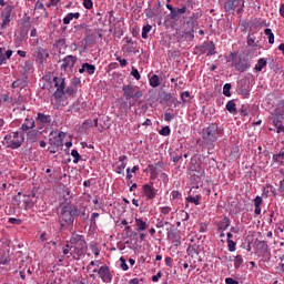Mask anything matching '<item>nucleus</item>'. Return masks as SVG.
<instances>
[{
    "instance_id": "774afa93",
    "label": "nucleus",
    "mask_w": 284,
    "mask_h": 284,
    "mask_svg": "<svg viewBox=\"0 0 284 284\" xmlns=\"http://www.w3.org/2000/svg\"><path fill=\"white\" fill-rule=\"evenodd\" d=\"M278 192H284V179L280 182Z\"/></svg>"
},
{
    "instance_id": "5fc2aeb1",
    "label": "nucleus",
    "mask_w": 284,
    "mask_h": 284,
    "mask_svg": "<svg viewBox=\"0 0 284 284\" xmlns=\"http://www.w3.org/2000/svg\"><path fill=\"white\" fill-rule=\"evenodd\" d=\"M161 276H163V273L159 271L156 275L152 276L153 283H159V278H161Z\"/></svg>"
},
{
    "instance_id": "4468645a",
    "label": "nucleus",
    "mask_w": 284,
    "mask_h": 284,
    "mask_svg": "<svg viewBox=\"0 0 284 284\" xmlns=\"http://www.w3.org/2000/svg\"><path fill=\"white\" fill-rule=\"evenodd\" d=\"M34 57L39 59L40 63H43V61H48V59L50 58V53L42 47H38L36 48Z\"/></svg>"
},
{
    "instance_id": "c85d7f7f",
    "label": "nucleus",
    "mask_w": 284,
    "mask_h": 284,
    "mask_svg": "<svg viewBox=\"0 0 284 284\" xmlns=\"http://www.w3.org/2000/svg\"><path fill=\"white\" fill-rule=\"evenodd\" d=\"M83 68L85 70V72H88V74H94V72L97 71V67H94V64H90V63H83Z\"/></svg>"
},
{
    "instance_id": "a18cd8bd",
    "label": "nucleus",
    "mask_w": 284,
    "mask_h": 284,
    "mask_svg": "<svg viewBox=\"0 0 284 284\" xmlns=\"http://www.w3.org/2000/svg\"><path fill=\"white\" fill-rule=\"evenodd\" d=\"M123 170H125V162H122L120 165H118L115 172L116 174H123Z\"/></svg>"
},
{
    "instance_id": "69168bd1",
    "label": "nucleus",
    "mask_w": 284,
    "mask_h": 284,
    "mask_svg": "<svg viewBox=\"0 0 284 284\" xmlns=\"http://www.w3.org/2000/svg\"><path fill=\"white\" fill-rule=\"evenodd\" d=\"M181 217H182L183 221H189L190 214L185 211H182L181 212Z\"/></svg>"
},
{
    "instance_id": "f704fd0d",
    "label": "nucleus",
    "mask_w": 284,
    "mask_h": 284,
    "mask_svg": "<svg viewBox=\"0 0 284 284\" xmlns=\"http://www.w3.org/2000/svg\"><path fill=\"white\" fill-rule=\"evenodd\" d=\"M71 156H73V163H79V161H81V154H79V151L75 149L71 151Z\"/></svg>"
},
{
    "instance_id": "4be33fe9",
    "label": "nucleus",
    "mask_w": 284,
    "mask_h": 284,
    "mask_svg": "<svg viewBox=\"0 0 284 284\" xmlns=\"http://www.w3.org/2000/svg\"><path fill=\"white\" fill-rule=\"evenodd\" d=\"M39 134H41V132L37 130H32L27 133V136H28V140L31 141V143H37L39 139Z\"/></svg>"
},
{
    "instance_id": "8fccbe9b",
    "label": "nucleus",
    "mask_w": 284,
    "mask_h": 284,
    "mask_svg": "<svg viewBox=\"0 0 284 284\" xmlns=\"http://www.w3.org/2000/svg\"><path fill=\"white\" fill-rule=\"evenodd\" d=\"M257 247H261L263 252H267V242L265 241H260L257 243Z\"/></svg>"
},
{
    "instance_id": "680f3d73",
    "label": "nucleus",
    "mask_w": 284,
    "mask_h": 284,
    "mask_svg": "<svg viewBox=\"0 0 284 284\" xmlns=\"http://www.w3.org/2000/svg\"><path fill=\"white\" fill-rule=\"evenodd\" d=\"M72 85H74L75 88L81 85V79L80 78H73L72 79Z\"/></svg>"
},
{
    "instance_id": "ddd939ff",
    "label": "nucleus",
    "mask_w": 284,
    "mask_h": 284,
    "mask_svg": "<svg viewBox=\"0 0 284 284\" xmlns=\"http://www.w3.org/2000/svg\"><path fill=\"white\" fill-rule=\"evenodd\" d=\"M215 50H216V47L213 41L204 42L200 47V52L202 54H205V52H207V57H212V55L216 54Z\"/></svg>"
},
{
    "instance_id": "7c9ffc66",
    "label": "nucleus",
    "mask_w": 284,
    "mask_h": 284,
    "mask_svg": "<svg viewBox=\"0 0 284 284\" xmlns=\"http://www.w3.org/2000/svg\"><path fill=\"white\" fill-rule=\"evenodd\" d=\"M186 201L189 203H194V205H201V195L189 196V197H186Z\"/></svg>"
},
{
    "instance_id": "4d7b16f0",
    "label": "nucleus",
    "mask_w": 284,
    "mask_h": 284,
    "mask_svg": "<svg viewBox=\"0 0 284 284\" xmlns=\"http://www.w3.org/2000/svg\"><path fill=\"white\" fill-rule=\"evenodd\" d=\"M240 94H242V97H244V99H247V97H250V90L240 89Z\"/></svg>"
},
{
    "instance_id": "5701e85b",
    "label": "nucleus",
    "mask_w": 284,
    "mask_h": 284,
    "mask_svg": "<svg viewBox=\"0 0 284 284\" xmlns=\"http://www.w3.org/2000/svg\"><path fill=\"white\" fill-rule=\"evenodd\" d=\"M135 225L138 227V232H145V230H148V223H145L143 219H135Z\"/></svg>"
},
{
    "instance_id": "4c0bfd02",
    "label": "nucleus",
    "mask_w": 284,
    "mask_h": 284,
    "mask_svg": "<svg viewBox=\"0 0 284 284\" xmlns=\"http://www.w3.org/2000/svg\"><path fill=\"white\" fill-rule=\"evenodd\" d=\"M181 101L183 103H190V93L187 91L181 93Z\"/></svg>"
},
{
    "instance_id": "423d86ee",
    "label": "nucleus",
    "mask_w": 284,
    "mask_h": 284,
    "mask_svg": "<svg viewBox=\"0 0 284 284\" xmlns=\"http://www.w3.org/2000/svg\"><path fill=\"white\" fill-rule=\"evenodd\" d=\"M243 8H245V0H227L224 3L226 12H234V10H236L237 14H241V12H243Z\"/></svg>"
},
{
    "instance_id": "052dcab7",
    "label": "nucleus",
    "mask_w": 284,
    "mask_h": 284,
    "mask_svg": "<svg viewBox=\"0 0 284 284\" xmlns=\"http://www.w3.org/2000/svg\"><path fill=\"white\" fill-rule=\"evenodd\" d=\"M180 14L176 9H172L171 11V19H179Z\"/></svg>"
},
{
    "instance_id": "2eb2a0df",
    "label": "nucleus",
    "mask_w": 284,
    "mask_h": 284,
    "mask_svg": "<svg viewBox=\"0 0 284 284\" xmlns=\"http://www.w3.org/2000/svg\"><path fill=\"white\" fill-rule=\"evenodd\" d=\"M142 190L144 192V196H146V199L149 201L156 199V191L154 190V187L152 185L144 184Z\"/></svg>"
},
{
    "instance_id": "c756f323",
    "label": "nucleus",
    "mask_w": 284,
    "mask_h": 284,
    "mask_svg": "<svg viewBox=\"0 0 284 284\" xmlns=\"http://www.w3.org/2000/svg\"><path fill=\"white\" fill-rule=\"evenodd\" d=\"M50 143L55 148H63V140L61 138L54 136L53 140H50Z\"/></svg>"
},
{
    "instance_id": "bf43d9fd",
    "label": "nucleus",
    "mask_w": 284,
    "mask_h": 284,
    "mask_svg": "<svg viewBox=\"0 0 284 284\" xmlns=\"http://www.w3.org/2000/svg\"><path fill=\"white\" fill-rule=\"evenodd\" d=\"M170 212H172V207L170 206H163L161 207V214H169Z\"/></svg>"
},
{
    "instance_id": "c03bdc74",
    "label": "nucleus",
    "mask_w": 284,
    "mask_h": 284,
    "mask_svg": "<svg viewBox=\"0 0 284 284\" xmlns=\"http://www.w3.org/2000/svg\"><path fill=\"white\" fill-rule=\"evenodd\" d=\"M83 6L84 8H87V10H92L94 3L92 2V0H83Z\"/></svg>"
},
{
    "instance_id": "473e14b6",
    "label": "nucleus",
    "mask_w": 284,
    "mask_h": 284,
    "mask_svg": "<svg viewBox=\"0 0 284 284\" xmlns=\"http://www.w3.org/2000/svg\"><path fill=\"white\" fill-rule=\"evenodd\" d=\"M264 34L268 37V43H274V33L272 32V29H265Z\"/></svg>"
},
{
    "instance_id": "7ed1b4c3",
    "label": "nucleus",
    "mask_w": 284,
    "mask_h": 284,
    "mask_svg": "<svg viewBox=\"0 0 284 284\" xmlns=\"http://www.w3.org/2000/svg\"><path fill=\"white\" fill-rule=\"evenodd\" d=\"M67 248L71 250L73 258L79 261L85 252H88V242L83 239V235H75L71 237L70 243L67 244Z\"/></svg>"
},
{
    "instance_id": "cd10ccee",
    "label": "nucleus",
    "mask_w": 284,
    "mask_h": 284,
    "mask_svg": "<svg viewBox=\"0 0 284 284\" xmlns=\"http://www.w3.org/2000/svg\"><path fill=\"white\" fill-rule=\"evenodd\" d=\"M265 65H267V60L261 58V59L257 61V64L255 65L256 72H261V71L263 70V68H265Z\"/></svg>"
},
{
    "instance_id": "de8ad7c7",
    "label": "nucleus",
    "mask_w": 284,
    "mask_h": 284,
    "mask_svg": "<svg viewBox=\"0 0 284 284\" xmlns=\"http://www.w3.org/2000/svg\"><path fill=\"white\" fill-rule=\"evenodd\" d=\"M9 223H11V225H21L22 221L21 219L10 217Z\"/></svg>"
},
{
    "instance_id": "37998d69",
    "label": "nucleus",
    "mask_w": 284,
    "mask_h": 284,
    "mask_svg": "<svg viewBox=\"0 0 284 284\" xmlns=\"http://www.w3.org/2000/svg\"><path fill=\"white\" fill-rule=\"evenodd\" d=\"M92 125H93L92 120H87L82 123V130H90Z\"/></svg>"
},
{
    "instance_id": "f3484780",
    "label": "nucleus",
    "mask_w": 284,
    "mask_h": 284,
    "mask_svg": "<svg viewBox=\"0 0 284 284\" xmlns=\"http://www.w3.org/2000/svg\"><path fill=\"white\" fill-rule=\"evenodd\" d=\"M217 230L225 232L230 227V217L223 216V220L216 223Z\"/></svg>"
},
{
    "instance_id": "f257e3e1",
    "label": "nucleus",
    "mask_w": 284,
    "mask_h": 284,
    "mask_svg": "<svg viewBox=\"0 0 284 284\" xmlns=\"http://www.w3.org/2000/svg\"><path fill=\"white\" fill-rule=\"evenodd\" d=\"M79 216V207L74 204H65L59 215L61 230H72L74 227V219Z\"/></svg>"
},
{
    "instance_id": "a211bd4d",
    "label": "nucleus",
    "mask_w": 284,
    "mask_h": 284,
    "mask_svg": "<svg viewBox=\"0 0 284 284\" xmlns=\"http://www.w3.org/2000/svg\"><path fill=\"white\" fill-rule=\"evenodd\" d=\"M34 125V119L27 118L24 120V123L21 125L20 130H22V132H28V130H33Z\"/></svg>"
},
{
    "instance_id": "20e7f679",
    "label": "nucleus",
    "mask_w": 284,
    "mask_h": 284,
    "mask_svg": "<svg viewBox=\"0 0 284 284\" xmlns=\"http://www.w3.org/2000/svg\"><path fill=\"white\" fill-rule=\"evenodd\" d=\"M4 141L7 143V148H10L11 150H18V148H21L26 139L23 138V134L19 132H12L4 136Z\"/></svg>"
},
{
    "instance_id": "1a4fd4ad",
    "label": "nucleus",
    "mask_w": 284,
    "mask_h": 284,
    "mask_svg": "<svg viewBox=\"0 0 284 284\" xmlns=\"http://www.w3.org/2000/svg\"><path fill=\"white\" fill-rule=\"evenodd\" d=\"M93 272H98L103 283H112V273H110V266L103 265L99 270L94 268Z\"/></svg>"
},
{
    "instance_id": "f03ea898",
    "label": "nucleus",
    "mask_w": 284,
    "mask_h": 284,
    "mask_svg": "<svg viewBox=\"0 0 284 284\" xmlns=\"http://www.w3.org/2000/svg\"><path fill=\"white\" fill-rule=\"evenodd\" d=\"M219 141V124L211 123L207 128L202 130V140L197 139V145H205L207 150H214V143Z\"/></svg>"
},
{
    "instance_id": "e433bc0d",
    "label": "nucleus",
    "mask_w": 284,
    "mask_h": 284,
    "mask_svg": "<svg viewBox=\"0 0 284 284\" xmlns=\"http://www.w3.org/2000/svg\"><path fill=\"white\" fill-rule=\"evenodd\" d=\"M229 252H235L236 251V242L232 240H226Z\"/></svg>"
},
{
    "instance_id": "58836bf2",
    "label": "nucleus",
    "mask_w": 284,
    "mask_h": 284,
    "mask_svg": "<svg viewBox=\"0 0 284 284\" xmlns=\"http://www.w3.org/2000/svg\"><path fill=\"white\" fill-rule=\"evenodd\" d=\"M165 225H170V222H165V219H158V222L155 224V227L161 229L165 227Z\"/></svg>"
},
{
    "instance_id": "b1692460",
    "label": "nucleus",
    "mask_w": 284,
    "mask_h": 284,
    "mask_svg": "<svg viewBox=\"0 0 284 284\" xmlns=\"http://www.w3.org/2000/svg\"><path fill=\"white\" fill-rule=\"evenodd\" d=\"M79 17H81V13L79 12L69 13L67 17L63 18L64 26H70V21H72V19H79Z\"/></svg>"
},
{
    "instance_id": "a19ab883",
    "label": "nucleus",
    "mask_w": 284,
    "mask_h": 284,
    "mask_svg": "<svg viewBox=\"0 0 284 284\" xmlns=\"http://www.w3.org/2000/svg\"><path fill=\"white\" fill-rule=\"evenodd\" d=\"M77 92V89H74V87H68L67 89H64V94H68V97H72V94H74Z\"/></svg>"
},
{
    "instance_id": "412c9836",
    "label": "nucleus",
    "mask_w": 284,
    "mask_h": 284,
    "mask_svg": "<svg viewBox=\"0 0 284 284\" xmlns=\"http://www.w3.org/2000/svg\"><path fill=\"white\" fill-rule=\"evenodd\" d=\"M273 163H276V165H284V151H283V149L280 151V153L273 155Z\"/></svg>"
},
{
    "instance_id": "72a5a7b5",
    "label": "nucleus",
    "mask_w": 284,
    "mask_h": 284,
    "mask_svg": "<svg viewBox=\"0 0 284 284\" xmlns=\"http://www.w3.org/2000/svg\"><path fill=\"white\" fill-rule=\"evenodd\" d=\"M152 30L151 24H146L142 28V39H148V33Z\"/></svg>"
},
{
    "instance_id": "338daca9",
    "label": "nucleus",
    "mask_w": 284,
    "mask_h": 284,
    "mask_svg": "<svg viewBox=\"0 0 284 284\" xmlns=\"http://www.w3.org/2000/svg\"><path fill=\"white\" fill-rule=\"evenodd\" d=\"M275 126H276V132H277V134H281V132L284 133V125H283V124H277V125H275Z\"/></svg>"
},
{
    "instance_id": "13d9d810",
    "label": "nucleus",
    "mask_w": 284,
    "mask_h": 284,
    "mask_svg": "<svg viewBox=\"0 0 284 284\" xmlns=\"http://www.w3.org/2000/svg\"><path fill=\"white\" fill-rule=\"evenodd\" d=\"M172 119H174V114L168 112L164 113V121L170 122Z\"/></svg>"
},
{
    "instance_id": "bb28decb",
    "label": "nucleus",
    "mask_w": 284,
    "mask_h": 284,
    "mask_svg": "<svg viewBox=\"0 0 284 284\" xmlns=\"http://www.w3.org/2000/svg\"><path fill=\"white\" fill-rule=\"evenodd\" d=\"M226 110L227 112H230L231 114H235L236 112V102H234V100H230L226 103Z\"/></svg>"
},
{
    "instance_id": "09e8293b",
    "label": "nucleus",
    "mask_w": 284,
    "mask_h": 284,
    "mask_svg": "<svg viewBox=\"0 0 284 284\" xmlns=\"http://www.w3.org/2000/svg\"><path fill=\"white\" fill-rule=\"evenodd\" d=\"M240 114L241 116H248L250 113L247 112V106L245 104L240 109Z\"/></svg>"
},
{
    "instance_id": "864d4df0",
    "label": "nucleus",
    "mask_w": 284,
    "mask_h": 284,
    "mask_svg": "<svg viewBox=\"0 0 284 284\" xmlns=\"http://www.w3.org/2000/svg\"><path fill=\"white\" fill-rule=\"evenodd\" d=\"M6 61H8V59L3 54V49H0V65H3V63H6Z\"/></svg>"
},
{
    "instance_id": "f8f14e48",
    "label": "nucleus",
    "mask_w": 284,
    "mask_h": 284,
    "mask_svg": "<svg viewBox=\"0 0 284 284\" xmlns=\"http://www.w3.org/2000/svg\"><path fill=\"white\" fill-rule=\"evenodd\" d=\"M77 65V57L75 55H67L62 60L61 70L68 72V70H72Z\"/></svg>"
},
{
    "instance_id": "6ab92c4d",
    "label": "nucleus",
    "mask_w": 284,
    "mask_h": 284,
    "mask_svg": "<svg viewBox=\"0 0 284 284\" xmlns=\"http://www.w3.org/2000/svg\"><path fill=\"white\" fill-rule=\"evenodd\" d=\"M168 239L169 241H172V243L178 247V245H181V241L179 240V234L172 230L168 232Z\"/></svg>"
},
{
    "instance_id": "393cba45",
    "label": "nucleus",
    "mask_w": 284,
    "mask_h": 284,
    "mask_svg": "<svg viewBox=\"0 0 284 284\" xmlns=\"http://www.w3.org/2000/svg\"><path fill=\"white\" fill-rule=\"evenodd\" d=\"M149 82H150L151 88H159L161 85V79L156 74H153L150 78Z\"/></svg>"
},
{
    "instance_id": "39448f33",
    "label": "nucleus",
    "mask_w": 284,
    "mask_h": 284,
    "mask_svg": "<svg viewBox=\"0 0 284 284\" xmlns=\"http://www.w3.org/2000/svg\"><path fill=\"white\" fill-rule=\"evenodd\" d=\"M54 88H57L55 92L53 93L54 99L61 100L65 97V78L54 77L53 78Z\"/></svg>"
},
{
    "instance_id": "6e6552de",
    "label": "nucleus",
    "mask_w": 284,
    "mask_h": 284,
    "mask_svg": "<svg viewBox=\"0 0 284 284\" xmlns=\"http://www.w3.org/2000/svg\"><path fill=\"white\" fill-rule=\"evenodd\" d=\"M12 10H14V6L8 4L1 12L0 17L2 20L1 29L6 30V27L10 26V17H12Z\"/></svg>"
},
{
    "instance_id": "dca6fc26",
    "label": "nucleus",
    "mask_w": 284,
    "mask_h": 284,
    "mask_svg": "<svg viewBox=\"0 0 284 284\" xmlns=\"http://www.w3.org/2000/svg\"><path fill=\"white\" fill-rule=\"evenodd\" d=\"M237 72H245V70L250 69V62L246 59L240 60L232 64Z\"/></svg>"
},
{
    "instance_id": "49530a36",
    "label": "nucleus",
    "mask_w": 284,
    "mask_h": 284,
    "mask_svg": "<svg viewBox=\"0 0 284 284\" xmlns=\"http://www.w3.org/2000/svg\"><path fill=\"white\" fill-rule=\"evenodd\" d=\"M131 74L136 79V81L141 80V73H139L138 69L132 68Z\"/></svg>"
},
{
    "instance_id": "3c124183",
    "label": "nucleus",
    "mask_w": 284,
    "mask_h": 284,
    "mask_svg": "<svg viewBox=\"0 0 284 284\" xmlns=\"http://www.w3.org/2000/svg\"><path fill=\"white\" fill-rule=\"evenodd\" d=\"M171 99H172L171 93H166V92L162 93V101H164V103H168V101H170Z\"/></svg>"
},
{
    "instance_id": "6e6d98bb",
    "label": "nucleus",
    "mask_w": 284,
    "mask_h": 284,
    "mask_svg": "<svg viewBox=\"0 0 284 284\" xmlns=\"http://www.w3.org/2000/svg\"><path fill=\"white\" fill-rule=\"evenodd\" d=\"M116 61H119L121 68H125V65H128V60L122 59L121 57H118Z\"/></svg>"
},
{
    "instance_id": "0eeeda50",
    "label": "nucleus",
    "mask_w": 284,
    "mask_h": 284,
    "mask_svg": "<svg viewBox=\"0 0 284 284\" xmlns=\"http://www.w3.org/2000/svg\"><path fill=\"white\" fill-rule=\"evenodd\" d=\"M123 97L126 98V100L130 99H141L143 97V92L139 90V87H134L131 84H126L122 88Z\"/></svg>"
},
{
    "instance_id": "ea45409f",
    "label": "nucleus",
    "mask_w": 284,
    "mask_h": 284,
    "mask_svg": "<svg viewBox=\"0 0 284 284\" xmlns=\"http://www.w3.org/2000/svg\"><path fill=\"white\" fill-rule=\"evenodd\" d=\"M170 132H171V130H170V126H164V128H162L160 131H159V133L162 135V136H170Z\"/></svg>"
},
{
    "instance_id": "0e129e2a",
    "label": "nucleus",
    "mask_w": 284,
    "mask_h": 284,
    "mask_svg": "<svg viewBox=\"0 0 284 284\" xmlns=\"http://www.w3.org/2000/svg\"><path fill=\"white\" fill-rule=\"evenodd\" d=\"M247 45H256L254 37L252 36L247 37Z\"/></svg>"
},
{
    "instance_id": "2f4dec72",
    "label": "nucleus",
    "mask_w": 284,
    "mask_h": 284,
    "mask_svg": "<svg viewBox=\"0 0 284 284\" xmlns=\"http://www.w3.org/2000/svg\"><path fill=\"white\" fill-rule=\"evenodd\" d=\"M243 265V256L242 255H236L234 258V267L235 270H239Z\"/></svg>"
},
{
    "instance_id": "aec40b11",
    "label": "nucleus",
    "mask_w": 284,
    "mask_h": 284,
    "mask_svg": "<svg viewBox=\"0 0 284 284\" xmlns=\"http://www.w3.org/2000/svg\"><path fill=\"white\" fill-rule=\"evenodd\" d=\"M204 172L199 170H191L189 172V176L191 178V181H195L196 183L201 181V176H203Z\"/></svg>"
},
{
    "instance_id": "a878e982",
    "label": "nucleus",
    "mask_w": 284,
    "mask_h": 284,
    "mask_svg": "<svg viewBox=\"0 0 284 284\" xmlns=\"http://www.w3.org/2000/svg\"><path fill=\"white\" fill-rule=\"evenodd\" d=\"M191 26H192V29H191V31L185 33V38L190 39V41H193V39H194V28H199V24L196 23L195 20H193L191 22Z\"/></svg>"
},
{
    "instance_id": "79ce46f5",
    "label": "nucleus",
    "mask_w": 284,
    "mask_h": 284,
    "mask_svg": "<svg viewBox=\"0 0 284 284\" xmlns=\"http://www.w3.org/2000/svg\"><path fill=\"white\" fill-rule=\"evenodd\" d=\"M120 267H122V270L124 272H128V270H130V267L128 266V263L125 262L124 257H120Z\"/></svg>"
},
{
    "instance_id": "9d476101",
    "label": "nucleus",
    "mask_w": 284,
    "mask_h": 284,
    "mask_svg": "<svg viewBox=\"0 0 284 284\" xmlns=\"http://www.w3.org/2000/svg\"><path fill=\"white\" fill-rule=\"evenodd\" d=\"M36 122L41 125L40 130L42 128H50L52 125V115H47L44 113L38 112V115L36 118Z\"/></svg>"
},
{
    "instance_id": "e2e57ef3",
    "label": "nucleus",
    "mask_w": 284,
    "mask_h": 284,
    "mask_svg": "<svg viewBox=\"0 0 284 284\" xmlns=\"http://www.w3.org/2000/svg\"><path fill=\"white\" fill-rule=\"evenodd\" d=\"M225 283L226 284H239V281L232 278V277H226L225 278Z\"/></svg>"
},
{
    "instance_id": "c9c22d12",
    "label": "nucleus",
    "mask_w": 284,
    "mask_h": 284,
    "mask_svg": "<svg viewBox=\"0 0 284 284\" xmlns=\"http://www.w3.org/2000/svg\"><path fill=\"white\" fill-rule=\"evenodd\" d=\"M230 90H232V84L231 83L224 84L223 87L224 97H232V93L230 92Z\"/></svg>"
},
{
    "instance_id": "603ef678",
    "label": "nucleus",
    "mask_w": 284,
    "mask_h": 284,
    "mask_svg": "<svg viewBox=\"0 0 284 284\" xmlns=\"http://www.w3.org/2000/svg\"><path fill=\"white\" fill-rule=\"evenodd\" d=\"M261 205H263V197H261V196H256L255 199H254V206H261Z\"/></svg>"
},
{
    "instance_id": "9b49d317",
    "label": "nucleus",
    "mask_w": 284,
    "mask_h": 284,
    "mask_svg": "<svg viewBox=\"0 0 284 284\" xmlns=\"http://www.w3.org/2000/svg\"><path fill=\"white\" fill-rule=\"evenodd\" d=\"M284 121V101L278 102L275 114L273 115L274 125L283 123Z\"/></svg>"
}]
</instances>
